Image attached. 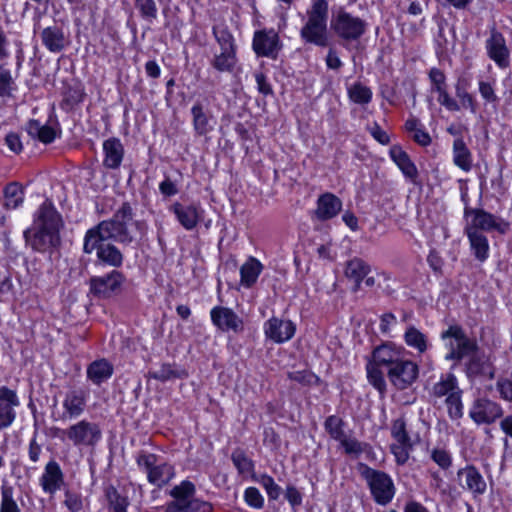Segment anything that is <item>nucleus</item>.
Returning <instances> with one entry per match:
<instances>
[{
    "label": "nucleus",
    "mask_w": 512,
    "mask_h": 512,
    "mask_svg": "<svg viewBox=\"0 0 512 512\" xmlns=\"http://www.w3.org/2000/svg\"><path fill=\"white\" fill-rule=\"evenodd\" d=\"M134 212L129 202H124L109 220H103L87 230L83 251L96 252L100 262L114 268L123 264V254L110 241L128 246L144 238L148 231L145 220L133 221Z\"/></svg>",
    "instance_id": "f257e3e1"
},
{
    "label": "nucleus",
    "mask_w": 512,
    "mask_h": 512,
    "mask_svg": "<svg viewBox=\"0 0 512 512\" xmlns=\"http://www.w3.org/2000/svg\"><path fill=\"white\" fill-rule=\"evenodd\" d=\"M62 226L61 215L53 203L46 200L40 205L35 214L34 226L26 229L23 233L25 243L33 251L51 252L61 243L60 229Z\"/></svg>",
    "instance_id": "f03ea898"
},
{
    "label": "nucleus",
    "mask_w": 512,
    "mask_h": 512,
    "mask_svg": "<svg viewBox=\"0 0 512 512\" xmlns=\"http://www.w3.org/2000/svg\"><path fill=\"white\" fill-rule=\"evenodd\" d=\"M306 14L307 21L300 29L301 39L305 43L318 47L328 46V2L326 0L314 1Z\"/></svg>",
    "instance_id": "7ed1b4c3"
},
{
    "label": "nucleus",
    "mask_w": 512,
    "mask_h": 512,
    "mask_svg": "<svg viewBox=\"0 0 512 512\" xmlns=\"http://www.w3.org/2000/svg\"><path fill=\"white\" fill-rule=\"evenodd\" d=\"M330 26L343 45L358 42L368 29L365 19L351 14L344 7L333 12Z\"/></svg>",
    "instance_id": "20e7f679"
},
{
    "label": "nucleus",
    "mask_w": 512,
    "mask_h": 512,
    "mask_svg": "<svg viewBox=\"0 0 512 512\" xmlns=\"http://www.w3.org/2000/svg\"><path fill=\"white\" fill-rule=\"evenodd\" d=\"M196 488L190 481H182L169 494L173 498L165 506V512H212V505L195 497Z\"/></svg>",
    "instance_id": "39448f33"
},
{
    "label": "nucleus",
    "mask_w": 512,
    "mask_h": 512,
    "mask_svg": "<svg viewBox=\"0 0 512 512\" xmlns=\"http://www.w3.org/2000/svg\"><path fill=\"white\" fill-rule=\"evenodd\" d=\"M358 471L377 504L385 506L392 501L396 489L392 478L386 472L373 469L364 463L358 464Z\"/></svg>",
    "instance_id": "423d86ee"
},
{
    "label": "nucleus",
    "mask_w": 512,
    "mask_h": 512,
    "mask_svg": "<svg viewBox=\"0 0 512 512\" xmlns=\"http://www.w3.org/2000/svg\"><path fill=\"white\" fill-rule=\"evenodd\" d=\"M440 337L448 350L445 355L447 361L460 362L478 350L476 340L469 338L459 325L449 326L447 330L442 331Z\"/></svg>",
    "instance_id": "0eeeda50"
},
{
    "label": "nucleus",
    "mask_w": 512,
    "mask_h": 512,
    "mask_svg": "<svg viewBox=\"0 0 512 512\" xmlns=\"http://www.w3.org/2000/svg\"><path fill=\"white\" fill-rule=\"evenodd\" d=\"M464 217L471 218L465 226V229L471 231L474 230L482 233L497 231L504 234L509 228V223L504 219L481 208L465 207Z\"/></svg>",
    "instance_id": "6e6552de"
},
{
    "label": "nucleus",
    "mask_w": 512,
    "mask_h": 512,
    "mask_svg": "<svg viewBox=\"0 0 512 512\" xmlns=\"http://www.w3.org/2000/svg\"><path fill=\"white\" fill-rule=\"evenodd\" d=\"M137 465L147 473L148 481L158 487L167 484L174 476V469L165 462H158L153 453L139 452L136 457Z\"/></svg>",
    "instance_id": "1a4fd4ad"
},
{
    "label": "nucleus",
    "mask_w": 512,
    "mask_h": 512,
    "mask_svg": "<svg viewBox=\"0 0 512 512\" xmlns=\"http://www.w3.org/2000/svg\"><path fill=\"white\" fill-rule=\"evenodd\" d=\"M62 433L74 446L94 447L102 437L99 425L87 420L78 421Z\"/></svg>",
    "instance_id": "9d476101"
},
{
    "label": "nucleus",
    "mask_w": 512,
    "mask_h": 512,
    "mask_svg": "<svg viewBox=\"0 0 512 512\" xmlns=\"http://www.w3.org/2000/svg\"><path fill=\"white\" fill-rule=\"evenodd\" d=\"M126 278L118 270L104 276H94L89 280L90 293L99 299H108L120 293Z\"/></svg>",
    "instance_id": "9b49d317"
},
{
    "label": "nucleus",
    "mask_w": 512,
    "mask_h": 512,
    "mask_svg": "<svg viewBox=\"0 0 512 512\" xmlns=\"http://www.w3.org/2000/svg\"><path fill=\"white\" fill-rule=\"evenodd\" d=\"M418 374V365L403 357L387 371L389 381L398 390H404L411 386L416 381Z\"/></svg>",
    "instance_id": "f8f14e48"
},
{
    "label": "nucleus",
    "mask_w": 512,
    "mask_h": 512,
    "mask_svg": "<svg viewBox=\"0 0 512 512\" xmlns=\"http://www.w3.org/2000/svg\"><path fill=\"white\" fill-rule=\"evenodd\" d=\"M252 47L257 56L276 59L282 44L279 35L273 29H264L254 33Z\"/></svg>",
    "instance_id": "ddd939ff"
},
{
    "label": "nucleus",
    "mask_w": 512,
    "mask_h": 512,
    "mask_svg": "<svg viewBox=\"0 0 512 512\" xmlns=\"http://www.w3.org/2000/svg\"><path fill=\"white\" fill-rule=\"evenodd\" d=\"M20 405L15 390L6 386L0 387V431L9 428L17 417V408Z\"/></svg>",
    "instance_id": "4468645a"
},
{
    "label": "nucleus",
    "mask_w": 512,
    "mask_h": 512,
    "mask_svg": "<svg viewBox=\"0 0 512 512\" xmlns=\"http://www.w3.org/2000/svg\"><path fill=\"white\" fill-rule=\"evenodd\" d=\"M502 415L501 406L487 398L475 400L469 412V416L477 424H491Z\"/></svg>",
    "instance_id": "2eb2a0df"
},
{
    "label": "nucleus",
    "mask_w": 512,
    "mask_h": 512,
    "mask_svg": "<svg viewBox=\"0 0 512 512\" xmlns=\"http://www.w3.org/2000/svg\"><path fill=\"white\" fill-rule=\"evenodd\" d=\"M465 363V373L471 380L476 378L493 379L495 376V369L489 358L480 353L479 349L471 353Z\"/></svg>",
    "instance_id": "dca6fc26"
},
{
    "label": "nucleus",
    "mask_w": 512,
    "mask_h": 512,
    "mask_svg": "<svg viewBox=\"0 0 512 512\" xmlns=\"http://www.w3.org/2000/svg\"><path fill=\"white\" fill-rule=\"evenodd\" d=\"M213 324L220 330L238 333L243 330L242 319L230 308L216 306L211 312Z\"/></svg>",
    "instance_id": "f3484780"
},
{
    "label": "nucleus",
    "mask_w": 512,
    "mask_h": 512,
    "mask_svg": "<svg viewBox=\"0 0 512 512\" xmlns=\"http://www.w3.org/2000/svg\"><path fill=\"white\" fill-rule=\"evenodd\" d=\"M488 56L501 68L509 66V50L505 38L495 28L491 29L490 37L486 41Z\"/></svg>",
    "instance_id": "a211bd4d"
},
{
    "label": "nucleus",
    "mask_w": 512,
    "mask_h": 512,
    "mask_svg": "<svg viewBox=\"0 0 512 512\" xmlns=\"http://www.w3.org/2000/svg\"><path fill=\"white\" fill-rule=\"evenodd\" d=\"M264 331L268 339L275 343H284L294 336L296 326L290 320L272 317L265 323Z\"/></svg>",
    "instance_id": "6ab92c4d"
},
{
    "label": "nucleus",
    "mask_w": 512,
    "mask_h": 512,
    "mask_svg": "<svg viewBox=\"0 0 512 512\" xmlns=\"http://www.w3.org/2000/svg\"><path fill=\"white\" fill-rule=\"evenodd\" d=\"M457 479L459 485L473 493L474 496L482 495L486 491V482L478 469L473 465L459 469Z\"/></svg>",
    "instance_id": "aec40b11"
},
{
    "label": "nucleus",
    "mask_w": 512,
    "mask_h": 512,
    "mask_svg": "<svg viewBox=\"0 0 512 512\" xmlns=\"http://www.w3.org/2000/svg\"><path fill=\"white\" fill-rule=\"evenodd\" d=\"M86 407V393L82 389L69 390L63 399L64 412L61 420H72L79 417Z\"/></svg>",
    "instance_id": "412c9836"
},
{
    "label": "nucleus",
    "mask_w": 512,
    "mask_h": 512,
    "mask_svg": "<svg viewBox=\"0 0 512 512\" xmlns=\"http://www.w3.org/2000/svg\"><path fill=\"white\" fill-rule=\"evenodd\" d=\"M40 484L43 490L49 494H54L64 484L63 472L56 461L52 460L46 464Z\"/></svg>",
    "instance_id": "4be33fe9"
},
{
    "label": "nucleus",
    "mask_w": 512,
    "mask_h": 512,
    "mask_svg": "<svg viewBox=\"0 0 512 512\" xmlns=\"http://www.w3.org/2000/svg\"><path fill=\"white\" fill-rule=\"evenodd\" d=\"M170 210L186 230L194 229L201 219L200 210L196 205H183L176 202L170 207Z\"/></svg>",
    "instance_id": "5701e85b"
},
{
    "label": "nucleus",
    "mask_w": 512,
    "mask_h": 512,
    "mask_svg": "<svg viewBox=\"0 0 512 512\" xmlns=\"http://www.w3.org/2000/svg\"><path fill=\"white\" fill-rule=\"evenodd\" d=\"M43 45L52 53H59L68 45L69 41L62 28L50 26L41 32Z\"/></svg>",
    "instance_id": "b1692460"
},
{
    "label": "nucleus",
    "mask_w": 512,
    "mask_h": 512,
    "mask_svg": "<svg viewBox=\"0 0 512 512\" xmlns=\"http://www.w3.org/2000/svg\"><path fill=\"white\" fill-rule=\"evenodd\" d=\"M103 151L105 154L103 164L108 169H117L124 157V147L118 138L112 137L104 141Z\"/></svg>",
    "instance_id": "393cba45"
},
{
    "label": "nucleus",
    "mask_w": 512,
    "mask_h": 512,
    "mask_svg": "<svg viewBox=\"0 0 512 512\" xmlns=\"http://www.w3.org/2000/svg\"><path fill=\"white\" fill-rule=\"evenodd\" d=\"M342 208L341 200L332 193H325L318 198L315 214L319 220L335 217Z\"/></svg>",
    "instance_id": "a878e982"
},
{
    "label": "nucleus",
    "mask_w": 512,
    "mask_h": 512,
    "mask_svg": "<svg viewBox=\"0 0 512 512\" xmlns=\"http://www.w3.org/2000/svg\"><path fill=\"white\" fill-rule=\"evenodd\" d=\"M369 273L370 266L361 258L355 257L346 263L345 276L354 283L353 292L360 290L362 281Z\"/></svg>",
    "instance_id": "bb28decb"
},
{
    "label": "nucleus",
    "mask_w": 512,
    "mask_h": 512,
    "mask_svg": "<svg viewBox=\"0 0 512 512\" xmlns=\"http://www.w3.org/2000/svg\"><path fill=\"white\" fill-rule=\"evenodd\" d=\"M372 357V363L384 367L388 371L402 358V353L390 344H382L373 350Z\"/></svg>",
    "instance_id": "cd10ccee"
},
{
    "label": "nucleus",
    "mask_w": 512,
    "mask_h": 512,
    "mask_svg": "<svg viewBox=\"0 0 512 512\" xmlns=\"http://www.w3.org/2000/svg\"><path fill=\"white\" fill-rule=\"evenodd\" d=\"M389 155L405 177L414 182L418 176V170L409 155L399 145H393L390 148Z\"/></svg>",
    "instance_id": "c85d7f7f"
},
{
    "label": "nucleus",
    "mask_w": 512,
    "mask_h": 512,
    "mask_svg": "<svg viewBox=\"0 0 512 512\" xmlns=\"http://www.w3.org/2000/svg\"><path fill=\"white\" fill-rule=\"evenodd\" d=\"M113 365L102 358L90 363L87 367V378L95 385H101L113 375Z\"/></svg>",
    "instance_id": "c756f323"
},
{
    "label": "nucleus",
    "mask_w": 512,
    "mask_h": 512,
    "mask_svg": "<svg viewBox=\"0 0 512 512\" xmlns=\"http://www.w3.org/2000/svg\"><path fill=\"white\" fill-rule=\"evenodd\" d=\"M193 127L197 135L203 136L212 131V115L200 102H196L191 108Z\"/></svg>",
    "instance_id": "7c9ffc66"
},
{
    "label": "nucleus",
    "mask_w": 512,
    "mask_h": 512,
    "mask_svg": "<svg viewBox=\"0 0 512 512\" xmlns=\"http://www.w3.org/2000/svg\"><path fill=\"white\" fill-rule=\"evenodd\" d=\"M212 34L219 46V51H237L235 38L226 23L221 22L213 25Z\"/></svg>",
    "instance_id": "2f4dec72"
},
{
    "label": "nucleus",
    "mask_w": 512,
    "mask_h": 512,
    "mask_svg": "<svg viewBox=\"0 0 512 512\" xmlns=\"http://www.w3.org/2000/svg\"><path fill=\"white\" fill-rule=\"evenodd\" d=\"M465 234L467 235L475 258L480 262L486 261L489 256V242L487 237L482 232L467 229H465Z\"/></svg>",
    "instance_id": "473e14b6"
},
{
    "label": "nucleus",
    "mask_w": 512,
    "mask_h": 512,
    "mask_svg": "<svg viewBox=\"0 0 512 512\" xmlns=\"http://www.w3.org/2000/svg\"><path fill=\"white\" fill-rule=\"evenodd\" d=\"M4 203L7 210L17 209L24 202V187L19 182H10L3 189Z\"/></svg>",
    "instance_id": "72a5a7b5"
},
{
    "label": "nucleus",
    "mask_w": 512,
    "mask_h": 512,
    "mask_svg": "<svg viewBox=\"0 0 512 512\" xmlns=\"http://www.w3.org/2000/svg\"><path fill=\"white\" fill-rule=\"evenodd\" d=\"M237 64H238L237 51L215 52L213 58L210 61L211 67L221 73L234 72Z\"/></svg>",
    "instance_id": "f704fd0d"
},
{
    "label": "nucleus",
    "mask_w": 512,
    "mask_h": 512,
    "mask_svg": "<svg viewBox=\"0 0 512 512\" xmlns=\"http://www.w3.org/2000/svg\"><path fill=\"white\" fill-rule=\"evenodd\" d=\"M453 163L465 172L472 168V154L462 137H457L453 142Z\"/></svg>",
    "instance_id": "c9c22d12"
},
{
    "label": "nucleus",
    "mask_w": 512,
    "mask_h": 512,
    "mask_svg": "<svg viewBox=\"0 0 512 512\" xmlns=\"http://www.w3.org/2000/svg\"><path fill=\"white\" fill-rule=\"evenodd\" d=\"M404 341L408 347L416 350L419 354H424L430 347L427 335L413 325L406 328Z\"/></svg>",
    "instance_id": "e433bc0d"
},
{
    "label": "nucleus",
    "mask_w": 512,
    "mask_h": 512,
    "mask_svg": "<svg viewBox=\"0 0 512 512\" xmlns=\"http://www.w3.org/2000/svg\"><path fill=\"white\" fill-rule=\"evenodd\" d=\"M188 374L185 370L179 369L174 364L164 363L159 369L150 370L147 374L148 378H153L155 380L166 382L172 379H182L186 378Z\"/></svg>",
    "instance_id": "4c0bfd02"
},
{
    "label": "nucleus",
    "mask_w": 512,
    "mask_h": 512,
    "mask_svg": "<svg viewBox=\"0 0 512 512\" xmlns=\"http://www.w3.org/2000/svg\"><path fill=\"white\" fill-rule=\"evenodd\" d=\"M262 269L263 266L259 260L249 257L240 268L241 284L247 288L251 287L257 281Z\"/></svg>",
    "instance_id": "58836bf2"
},
{
    "label": "nucleus",
    "mask_w": 512,
    "mask_h": 512,
    "mask_svg": "<svg viewBox=\"0 0 512 512\" xmlns=\"http://www.w3.org/2000/svg\"><path fill=\"white\" fill-rule=\"evenodd\" d=\"M459 389L456 376L452 373H448L442 376L440 381L433 385L431 394L435 398H447Z\"/></svg>",
    "instance_id": "ea45409f"
},
{
    "label": "nucleus",
    "mask_w": 512,
    "mask_h": 512,
    "mask_svg": "<svg viewBox=\"0 0 512 512\" xmlns=\"http://www.w3.org/2000/svg\"><path fill=\"white\" fill-rule=\"evenodd\" d=\"M26 130L31 137L37 138L45 144L53 142L56 137L55 130L52 127L42 125L38 120L34 119L27 123Z\"/></svg>",
    "instance_id": "a19ab883"
},
{
    "label": "nucleus",
    "mask_w": 512,
    "mask_h": 512,
    "mask_svg": "<svg viewBox=\"0 0 512 512\" xmlns=\"http://www.w3.org/2000/svg\"><path fill=\"white\" fill-rule=\"evenodd\" d=\"M106 497L112 512H127L129 501L127 497L121 495L114 486L106 488Z\"/></svg>",
    "instance_id": "79ce46f5"
},
{
    "label": "nucleus",
    "mask_w": 512,
    "mask_h": 512,
    "mask_svg": "<svg viewBox=\"0 0 512 512\" xmlns=\"http://www.w3.org/2000/svg\"><path fill=\"white\" fill-rule=\"evenodd\" d=\"M366 369L369 383L381 394H384L386 391V381L384 379V374L381 370V367L372 362H369Z\"/></svg>",
    "instance_id": "37998d69"
},
{
    "label": "nucleus",
    "mask_w": 512,
    "mask_h": 512,
    "mask_svg": "<svg viewBox=\"0 0 512 512\" xmlns=\"http://www.w3.org/2000/svg\"><path fill=\"white\" fill-rule=\"evenodd\" d=\"M448 415L452 420H458L463 416L462 390L452 393L445 399Z\"/></svg>",
    "instance_id": "c03bdc74"
},
{
    "label": "nucleus",
    "mask_w": 512,
    "mask_h": 512,
    "mask_svg": "<svg viewBox=\"0 0 512 512\" xmlns=\"http://www.w3.org/2000/svg\"><path fill=\"white\" fill-rule=\"evenodd\" d=\"M348 96L354 103L368 104L372 99V91L362 83H355L348 88Z\"/></svg>",
    "instance_id": "a18cd8bd"
},
{
    "label": "nucleus",
    "mask_w": 512,
    "mask_h": 512,
    "mask_svg": "<svg viewBox=\"0 0 512 512\" xmlns=\"http://www.w3.org/2000/svg\"><path fill=\"white\" fill-rule=\"evenodd\" d=\"M0 512H21L14 500V488L8 484L1 486Z\"/></svg>",
    "instance_id": "49530a36"
},
{
    "label": "nucleus",
    "mask_w": 512,
    "mask_h": 512,
    "mask_svg": "<svg viewBox=\"0 0 512 512\" xmlns=\"http://www.w3.org/2000/svg\"><path fill=\"white\" fill-rule=\"evenodd\" d=\"M391 435L397 443L413 446L414 443L407 431L406 422L404 418H398L393 421L391 426Z\"/></svg>",
    "instance_id": "de8ad7c7"
},
{
    "label": "nucleus",
    "mask_w": 512,
    "mask_h": 512,
    "mask_svg": "<svg viewBox=\"0 0 512 512\" xmlns=\"http://www.w3.org/2000/svg\"><path fill=\"white\" fill-rule=\"evenodd\" d=\"M255 480L266 490L270 500H277L279 498L282 489L278 484L275 483L271 476L267 474H261L256 477Z\"/></svg>",
    "instance_id": "09e8293b"
},
{
    "label": "nucleus",
    "mask_w": 512,
    "mask_h": 512,
    "mask_svg": "<svg viewBox=\"0 0 512 512\" xmlns=\"http://www.w3.org/2000/svg\"><path fill=\"white\" fill-rule=\"evenodd\" d=\"M15 89V81L10 70L0 65V97H11Z\"/></svg>",
    "instance_id": "8fccbe9b"
},
{
    "label": "nucleus",
    "mask_w": 512,
    "mask_h": 512,
    "mask_svg": "<svg viewBox=\"0 0 512 512\" xmlns=\"http://www.w3.org/2000/svg\"><path fill=\"white\" fill-rule=\"evenodd\" d=\"M135 7L146 21L152 22L156 19L158 9L154 0H135Z\"/></svg>",
    "instance_id": "3c124183"
},
{
    "label": "nucleus",
    "mask_w": 512,
    "mask_h": 512,
    "mask_svg": "<svg viewBox=\"0 0 512 512\" xmlns=\"http://www.w3.org/2000/svg\"><path fill=\"white\" fill-rule=\"evenodd\" d=\"M324 426L326 431L330 434V436L337 441L339 439H342L343 436L345 435V432L343 430L344 422L338 416H329L325 420Z\"/></svg>",
    "instance_id": "603ef678"
},
{
    "label": "nucleus",
    "mask_w": 512,
    "mask_h": 512,
    "mask_svg": "<svg viewBox=\"0 0 512 512\" xmlns=\"http://www.w3.org/2000/svg\"><path fill=\"white\" fill-rule=\"evenodd\" d=\"M231 459L240 474L249 473L253 470V462L246 456L244 451L236 449L233 451Z\"/></svg>",
    "instance_id": "864d4df0"
},
{
    "label": "nucleus",
    "mask_w": 512,
    "mask_h": 512,
    "mask_svg": "<svg viewBox=\"0 0 512 512\" xmlns=\"http://www.w3.org/2000/svg\"><path fill=\"white\" fill-rule=\"evenodd\" d=\"M456 96L460 100L461 107L470 109L472 113L476 112V104L470 93L467 92L466 87L459 81L455 86Z\"/></svg>",
    "instance_id": "5fc2aeb1"
},
{
    "label": "nucleus",
    "mask_w": 512,
    "mask_h": 512,
    "mask_svg": "<svg viewBox=\"0 0 512 512\" xmlns=\"http://www.w3.org/2000/svg\"><path fill=\"white\" fill-rule=\"evenodd\" d=\"M429 79L431 81V90L437 93L447 90L446 76L444 72L438 68H432L429 71Z\"/></svg>",
    "instance_id": "6e6d98bb"
},
{
    "label": "nucleus",
    "mask_w": 512,
    "mask_h": 512,
    "mask_svg": "<svg viewBox=\"0 0 512 512\" xmlns=\"http://www.w3.org/2000/svg\"><path fill=\"white\" fill-rule=\"evenodd\" d=\"M288 378L302 385H313L319 381V378L309 370L289 372Z\"/></svg>",
    "instance_id": "4d7b16f0"
},
{
    "label": "nucleus",
    "mask_w": 512,
    "mask_h": 512,
    "mask_svg": "<svg viewBox=\"0 0 512 512\" xmlns=\"http://www.w3.org/2000/svg\"><path fill=\"white\" fill-rule=\"evenodd\" d=\"M347 454L360 455L364 452V444L355 438H348L346 434L338 440Z\"/></svg>",
    "instance_id": "13d9d810"
},
{
    "label": "nucleus",
    "mask_w": 512,
    "mask_h": 512,
    "mask_svg": "<svg viewBox=\"0 0 512 512\" xmlns=\"http://www.w3.org/2000/svg\"><path fill=\"white\" fill-rule=\"evenodd\" d=\"M244 499L250 507L255 509H260L263 507L264 498L260 491L255 487H248L245 490Z\"/></svg>",
    "instance_id": "bf43d9fd"
},
{
    "label": "nucleus",
    "mask_w": 512,
    "mask_h": 512,
    "mask_svg": "<svg viewBox=\"0 0 512 512\" xmlns=\"http://www.w3.org/2000/svg\"><path fill=\"white\" fill-rule=\"evenodd\" d=\"M64 505L70 512H79L83 508L82 498L78 493L65 491Z\"/></svg>",
    "instance_id": "052dcab7"
},
{
    "label": "nucleus",
    "mask_w": 512,
    "mask_h": 512,
    "mask_svg": "<svg viewBox=\"0 0 512 512\" xmlns=\"http://www.w3.org/2000/svg\"><path fill=\"white\" fill-rule=\"evenodd\" d=\"M431 458L442 469H448L452 465V458L444 449H433Z\"/></svg>",
    "instance_id": "680f3d73"
},
{
    "label": "nucleus",
    "mask_w": 512,
    "mask_h": 512,
    "mask_svg": "<svg viewBox=\"0 0 512 512\" xmlns=\"http://www.w3.org/2000/svg\"><path fill=\"white\" fill-rule=\"evenodd\" d=\"M412 448L413 446H408L406 444H393L391 446V451L396 458V462L400 465L405 464L409 459L410 451L412 450Z\"/></svg>",
    "instance_id": "e2e57ef3"
},
{
    "label": "nucleus",
    "mask_w": 512,
    "mask_h": 512,
    "mask_svg": "<svg viewBox=\"0 0 512 512\" xmlns=\"http://www.w3.org/2000/svg\"><path fill=\"white\" fill-rule=\"evenodd\" d=\"M497 390L502 399L512 402V380L500 378L496 383Z\"/></svg>",
    "instance_id": "0e129e2a"
},
{
    "label": "nucleus",
    "mask_w": 512,
    "mask_h": 512,
    "mask_svg": "<svg viewBox=\"0 0 512 512\" xmlns=\"http://www.w3.org/2000/svg\"><path fill=\"white\" fill-rule=\"evenodd\" d=\"M13 289L11 273L6 266L0 267V293L6 294Z\"/></svg>",
    "instance_id": "69168bd1"
},
{
    "label": "nucleus",
    "mask_w": 512,
    "mask_h": 512,
    "mask_svg": "<svg viewBox=\"0 0 512 512\" xmlns=\"http://www.w3.org/2000/svg\"><path fill=\"white\" fill-rule=\"evenodd\" d=\"M437 100L442 106H444L449 111L455 112V111L460 110V105L457 103L456 100H454L452 97H450L447 90L441 91L440 93H438Z\"/></svg>",
    "instance_id": "338daca9"
},
{
    "label": "nucleus",
    "mask_w": 512,
    "mask_h": 512,
    "mask_svg": "<svg viewBox=\"0 0 512 512\" xmlns=\"http://www.w3.org/2000/svg\"><path fill=\"white\" fill-rule=\"evenodd\" d=\"M285 498L293 508L298 507L302 504V495L299 492V490L293 485H288L286 487Z\"/></svg>",
    "instance_id": "774afa93"
}]
</instances>
